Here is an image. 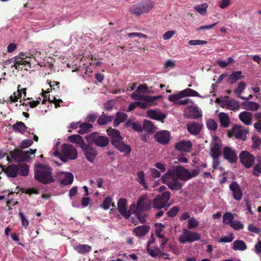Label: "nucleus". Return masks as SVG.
Masks as SVG:
<instances>
[{"label":"nucleus","instance_id":"obj_1","mask_svg":"<svg viewBox=\"0 0 261 261\" xmlns=\"http://www.w3.org/2000/svg\"><path fill=\"white\" fill-rule=\"evenodd\" d=\"M53 169L49 166L38 164L34 172V178L39 182L47 185L54 182L55 179L53 175Z\"/></svg>","mask_w":261,"mask_h":261},{"label":"nucleus","instance_id":"obj_2","mask_svg":"<svg viewBox=\"0 0 261 261\" xmlns=\"http://www.w3.org/2000/svg\"><path fill=\"white\" fill-rule=\"evenodd\" d=\"M6 64L13 65H41L35 56L29 52L20 53L17 56L6 61Z\"/></svg>","mask_w":261,"mask_h":261},{"label":"nucleus","instance_id":"obj_3","mask_svg":"<svg viewBox=\"0 0 261 261\" xmlns=\"http://www.w3.org/2000/svg\"><path fill=\"white\" fill-rule=\"evenodd\" d=\"M54 154L65 163L68 160L75 159L77 156V151L72 145L64 144L62 145L61 151L57 149L54 152Z\"/></svg>","mask_w":261,"mask_h":261},{"label":"nucleus","instance_id":"obj_4","mask_svg":"<svg viewBox=\"0 0 261 261\" xmlns=\"http://www.w3.org/2000/svg\"><path fill=\"white\" fill-rule=\"evenodd\" d=\"M4 171L10 177H16L18 175L27 176L29 174V167L24 163H19L18 165L11 164L8 166Z\"/></svg>","mask_w":261,"mask_h":261},{"label":"nucleus","instance_id":"obj_5","mask_svg":"<svg viewBox=\"0 0 261 261\" xmlns=\"http://www.w3.org/2000/svg\"><path fill=\"white\" fill-rule=\"evenodd\" d=\"M174 172H168L162 176L163 182L172 190H179L182 188V184Z\"/></svg>","mask_w":261,"mask_h":261},{"label":"nucleus","instance_id":"obj_6","mask_svg":"<svg viewBox=\"0 0 261 261\" xmlns=\"http://www.w3.org/2000/svg\"><path fill=\"white\" fill-rule=\"evenodd\" d=\"M85 139L89 144L94 143L100 147H105L109 143V139L108 137L101 136L96 132L85 136Z\"/></svg>","mask_w":261,"mask_h":261},{"label":"nucleus","instance_id":"obj_7","mask_svg":"<svg viewBox=\"0 0 261 261\" xmlns=\"http://www.w3.org/2000/svg\"><path fill=\"white\" fill-rule=\"evenodd\" d=\"M154 6L152 2H143L133 5L129 8V11L136 16L148 12Z\"/></svg>","mask_w":261,"mask_h":261},{"label":"nucleus","instance_id":"obj_8","mask_svg":"<svg viewBox=\"0 0 261 261\" xmlns=\"http://www.w3.org/2000/svg\"><path fill=\"white\" fill-rule=\"evenodd\" d=\"M170 198V193L169 192H164L161 195H159L155 196L153 200V207L160 210L165 207Z\"/></svg>","mask_w":261,"mask_h":261},{"label":"nucleus","instance_id":"obj_9","mask_svg":"<svg viewBox=\"0 0 261 261\" xmlns=\"http://www.w3.org/2000/svg\"><path fill=\"white\" fill-rule=\"evenodd\" d=\"M247 133H248V131L247 129H244L241 125L234 124L231 130L228 131L227 136L229 138L234 137L237 139H242L245 141Z\"/></svg>","mask_w":261,"mask_h":261},{"label":"nucleus","instance_id":"obj_10","mask_svg":"<svg viewBox=\"0 0 261 261\" xmlns=\"http://www.w3.org/2000/svg\"><path fill=\"white\" fill-rule=\"evenodd\" d=\"M241 163L246 168H250L255 162L254 156L246 150L241 152L239 154Z\"/></svg>","mask_w":261,"mask_h":261},{"label":"nucleus","instance_id":"obj_11","mask_svg":"<svg viewBox=\"0 0 261 261\" xmlns=\"http://www.w3.org/2000/svg\"><path fill=\"white\" fill-rule=\"evenodd\" d=\"M223 157L224 160H226L230 164H234L238 161V155L236 151L230 147L226 146L223 148Z\"/></svg>","mask_w":261,"mask_h":261},{"label":"nucleus","instance_id":"obj_12","mask_svg":"<svg viewBox=\"0 0 261 261\" xmlns=\"http://www.w3.org/2000/svg\"><path fill=\"white\" fill-rule=\"evenodd\" d=\"M81 148L87 160L90 162H93L97 155L96 149L91 145V144L89 143L88 144H85L83 147H82Z\"/></svg>","mask_w":261,"mask_h":261},{"label":"nucleus","instance_id":"obj_13","mask_svg":"<svg viewBox=\"0 0 261 261\" xmlns=\"http://www.w3.org/2000/svg\"><path fill=\"white\" fill-rule=\"evenodd\" d=\"M11 155L12 158L17 162L28 161L30 159L29 157V152L19 149H15L11 151Z\"/></svg>","mask_w":261,"mask_h":261},{"label":"nucleus","instance_id":"obj_14","mask_svg":"<svg viewBox=\"0 0 261 261\" xmlns=\"http://www.w3.org/2000/svg\"><path fill=\"white\" fill-rule=\"evenodd\" d=\"M222 144L221 142L215 140L212 142L210 145V154L212 158H219L222 154Z\"/></svg>","mask_w":261,"mask_h":261},{"label":"nucleus","instance_id":"obj_15","mask_svg":"<svg viewBox=\"0 0 261 261\" xmlns=\"http://www.w3.org/2000/svg\"><path fill=\"white\" fill-rule=\"evenodd\" d=\"M154 137L158 142L163 145H166L170 141V134L168 131L164 130L156 132Z\"/></svg>","mask_w":261,"mask_h":261},{"label":"nucleus","instance_id":"obj_16","mask_svg":"<svg viewBox=\"0 0 261 261\" xmlns=\"http://www.w3.org/2000/svg\"><path fill=\"white\" fill-rule=\"evenodd\" d=\"M193 144L191 141L181 140L175 144V148L180 151L190 152L192 150Z\"/></svg>","mask_w":261,"mask_h":261},{"label":"nucleus","instance_id":"obj_17","mask_svg":"<svg viewBox=\"0 0 261 261\" xmlns=\"http://www.w3.org/2000/svg\"><path fill=\"white\" fill-rule=\"evenodd\" d=\"M188 119H198L201 116L198 107L196 106H188L186 108L184 114Z\"/></svg>","mask_w":261,"mask_h":261},{"label":"nucleus","instance_id":"obj_18","mask_svg":"<svg viewBox=\"0 0 261 261\" xmlns=\"http://www.w3.org/2000/svg\"><path fill=\"white\" fill-rule=\"evenodd\" d=\"M107 133L111 138V142L113 145L123 140V138L120 135V132L117 129L110 128L107 130Z\"/></svg>","mask_w":261,"mask_h":261},{"label":"nucleus","instance_id":"obj_19","mask_svg":"<svg viewBox=\"0 0 261 261\" xmlns=\"http://www.w3.org/2000/svg\"><path fill=\"white\" fill-rule=\"evenodd\" d=\"M229 189L233 194V198L237 200H240L243 196V192L239 184L236 181H232L229 185Z\"/></svg>","mask_w":261,"mask_h":261},{"label":"nucleus","instance_id":"obj_20","mask_svg":"<svg viewBox=\"0 0 261 261\" xmlns=\"http://www.w3.org/2000/svg\"><path fill=\"white\" fill-rule=\"evenodd\" d=\"M127 200L125 198H120L117 203V208L119 213L126 219L128 218L130 213L127 211Z\"/></svg>","mask_w":261,"mask_h":261},{"label":"nucleus","instance_id":"obj_21","mask_svg":"<svg viewBox=\"0 0 261 261\" xmlns=\"http://www.w3.org/2000/svg\"><path fill=\"white\" fill-rule=\"evenodd\" d=\"M184 234L186 235V240L182 241V244H185L186 242H193L195 241L199 240L200 236L197 232H194L192 231L187 229H183Z\"/></svg>","mask_w":261,"mask_h":261},{"label":"nucleus","instance_id":"obj_22","mask_svg":"<svg viewBox=\"0 0 261 261\" xmlns=\"http://www.w3.org/2000/svg\"><path fill=\"white\" fill-rule=\"evenodd\" d=\"M174 172L179 179L183 181L190 179V171L181 166H177Z\"/></svg>","mask_w":261,"mask_h":261},{"label":"nucleus","instance_id":"obj_23","mask_svg":"<svg viewBox=\"0 0 261 261\" xmlns=\"http://www.w3.org/2000/svg\"><path fill=\"white\" fill-rule=\"evenodd\" d=\"M229 96H225V99L221 101L228 109L232 111L238 110L240 108V104L238 101L234 99H229Z\"/></svg>","mask_w":261,"mask_h":261},{"label":"nucleus","instance_id":"obj_24","mask_svg":"<svg viewBox=\"0 0 261 261\" xmlns=\"http://www.w3.org/2000/svg\"><path fill=\"white\" fill-rule=\"evenodd\" d=\"M147 114L149 118L160 121L162 123L164 122V119L166 118V115L165 114L152 110H148L147 111Z\"/></svg>","mask_w":261,"mask_h":261},{"label":"nucleus","instance_id":"obj_25","mask_svg":"<svg viewBox=\"0 0 261 261\" xmlns=\"http://www.w3.org/2000/svg\"><path fill=\"white\" fill-rule=\"evenodd\" d=\"M118 151L124 153L125 155H129L132 151L130 146L124 143L122 141L113 145Z\"/></svg>","mask_w":261,"mask_h":261},{"label":"nucleus","instance_id":"obj_26","mask_svg":"<svg viewBox=\"0 0 261 261\" xmlns=\"http://www.w3.org/2000/svg\"><path fill=\"white\" fill-rule=\"evenodd\" d=\"M202 125L200 123L193 122L187 125L188 132L192 135H196L198 134L201 129Z\"/></svg>","mask_w":261,"mask_h":261},{"label":"nucleus","instance_id":"obj_27","mask_svg":"<svg viewBox=\"0 0 261 261\" xmlns=\"http://www.w3.org/2000/svg\"><path fill=\"white\" fill-rule=\"evenodd\" d=\"M61 175L64 176V178L61 180L60 185L61 187L71 185L73 181V175L71 173L61 172L59 173Z\"/></svg>","mask_w":261,"mask_h":261},{"label":"nucleus","instance_id":"obj_28","mask_svg":"<svg viewBox=\"0 0 261 261\" xmlns=\"http://www.w3.org/2000/svg\"><path fill=\"white\" fill-rule=\"evenodd\" d=\"M252 114L247 111H244L240 113L239 118L240 120L246 125L251 124Z\"/></svg>","mask_w":261,"mask_h":261},{"label":"nucleus","instance_id":"obj_29","mask_svg":"<svg viewBox=\"0 0 261 261\" xmlns=\"http://www.w3.org/2000/svg\"><path fill=\"white\" fill-rule=\"evenodd\" d=\"M220 123L221 125L224 128H227L230 123V119L227 114L221 112L218 115Z\"/></svg>","mask_w":261,"mask_h":261},{"label":"nucleus","instance_id":"obj_30","mask_svg":"<svg viewBox=\"0 0 261 261\" xmlns=\"http://www.w3.org/2000/svg\"><path fill=\"white\" fill-rule=\"evenodd\" d=\"M127 118V115L125 113L118 112L116 113L115 119L114 121L113 126L117 127L121 123L125 121Z\"/></svg>","mask_w":261,"mask_h":261},{"label":"nucleus","instance_id":"obj_31","mask_svg":"<svg viewBox=\"0 0 261 261\" xmlns=\"http://www.w3.org/2000/svg\"><path fill=\"white\" fill-rule=\"evenodd\" d=\"M152 241H148L147 242V251L149 255L153 257H156L159 254L160 252V249L156 248L154 249H151L149 247V246L155 242V238L153 236V234L152 233Z\"/></svg>","mask_w":261,"mask_h":261},{"label":"nucleus","instance_id":"obj_32","mask_svg":"<svg viewBox=\"0 0 261 261\" xmlns=\"http://www.w3.org/2000/svg\"><path fill=\"white\" fill-rule=\"evenodd\" d=\"M68 140L73 143L77 144L79 146L82 148L85 144L83 138L79 135H73L68 137Z\"/></svg>","mask_w":261,"mask_h":261},{"label":"nucleus","instance_id":"obj_33","mask_svg":"<svg viewBox=\"0 0 261 261\" xmlns=\"http://www.w3.org/2000/svg\"><path fill=\"white\" fill-rule=\"evenodd\" d=\"M150 229V226L148 225L138 226L136 227L134 232L137 236H144L146 235Z\"/></svg>","mask_w":261,"mask_h":261},{"label":"nucleus","instance_id":"obj_34","mask_svg":"<svg viewBox=\"0 0 261 261\" xmlns=\"http://www.w3.org/2000/svg\"><path fill=\"white\" fill-rule=\"evenodd\" d=\"M242 106L243 109L247 110L256 111L258 109L259 105L255 102L246 101L242 103Z\"/></svg>","mask_w":261,"mask_h":261},{"label":"nucleus","instance_id":"obj_35","mask_svg":"<svg viewBox=\"0 0 261 261\" xmlns=\"http://www.w3.org/2000/svg\"><path fill=\"white\" fill-rule=\"evenodd\" d=\"M132 97L135 100H143L148 102H153L154 100L156 99V98L154 96H145L143 95L137 94L136 93V92L132 93Z\"/></svg>","mask_w":261,"mask_h":261},{"label":"nucleus","instance_id":"obj_36","mask_svg":"<svg viewBox=\"0 0 261 261\" xmlns=\"http://www.w3.org/2000/svg\"><path fill=\"white\" fill-rule=\"evenodd\" d=\"M12 128L15 132H18L23 134L25 132L27 127L23 122L17 121L16 123L12 125Z\"/></svg>","mask_w":261,"mask_h":261},{"label":"nucleus","instance_id":"obj_37","mask_svg":"<svg viewBox=\"0 0 261 261\" xmlns=\"http://www.w3.org/2000/svg\"><path fill=\"white\" fill-rule=\"evenodd\" d=\"M242 72L237 71L233 72L227 80V82L229 84L235 83L238 80L241 79L244 76H242Z\"/></svg>","mask_w":261,"mask_h":261},{"label":"nucleus","instance_id":"obj_38","mask_svg":"<svg viewBox=\"0 0 261 261\" xmlns=\"http://www.w3.org/2000/svg\"><path fill=\"white\" fill-rule=\"evenodd\" d=\"M156 127L151 121L146 119L144 120L143 130L148 133H153Z\"/></svg>","mask_w":261,"mask_h":261},{"label":"nucleus","instance_id":"obj_39","mask_svg":"<svg viewBox=\"0 0 261 261\" xmlns=\"http://www.w3.org/2000/svg\"><path fill=\"white\" fill-rule=\"evenodd\" d=\"M74 249L81 254L88 253L92 250L91 247L86 244H80L77 246H74Z\"/></svg>","mask_w":261,"mask_h":261},{"label":"nucleus","instance_id":"obj_40","mask_svg":"<svg viewBox=\"0 0 261 261\" xmlns=\"http://www.w3.org/2000/svg\"><path fill=\"white\" fill-rule=\"evenodd\" d=\"M93 127V125L90 123H83L80 124L79 126L80 129L78 130V133L80 134L84 135L88 133Z\"/></svg>","mask_w":261,"mask_h":261},{"label":"nucleus","instance_id":"obj_41","mask_svg":"<svg viewBox=\"0 0 261 261\" xmlns=\"http://www.w3.org/2000/svg\"><path fill=\"white\" fill-rule=\"evenodd\" d=\"M232 249L234 250L244 251L247 249V246L243 240H237L233 242Z\"/></svg>","mask_w":261,"mask_h":261},{"label":"nucleus","instance_id":"obj_42","mask_svg":"<svg viewBox=\"0 0 261 261\" xmlns=\"http://www.w3.org/2000/svg\"><path fill=\"white\" fill-rule=\"evenodd\" d=\"M113 118L114 117L113 116H107L104 113V112H103L98 118L97 123L100 125H105L109 122H111L113 120Z\"/></svg>","mask_w":261,"mask_h":261},{"label":"nucleus","instance_id":"obj_43","mask_svg":"<svg viewBox=\"0 0 261 261\" xmlns=\"http://www.w3.org/2000/svg\"><path fill=\"white\" fill-rule=\"evenodd\" d=\"M137 180L144 189H147L148 188L147 184L145 180V175L143 171L138 172Z\"/></svg>","mask_w":261,"mask_h":261},{"label":"nucleus","instance_id":"obj_44","mask_svg":"<svg viewBox=\"0 0 261 261\" xmlns=\"http://www.w3.org/2000/svg\"><path fill=\"white\" fill-rule=\"evenodd\" d=\"M181 92L184 97L185 96L200 97V95L197 91L192 89L187 88L181 91Z\"/></svg>","mask_w":261,"mask_h":261},{"label":"nucleus","instance_id":"obj_45","mask_svg":"<svg viewBox=\"0 0 261 261\" xmlns=\"http://www.w3.org/2000/svg\"><path fill=\"white\" fill-rule=\"evenodd\" d=\"M136 215L140 222L144 223L146 222V215L144 211L140 210H136L135 211Z\"/></svg>","mask_w":261,"mask_h":261},{"label":"nucleus","instance_id":"obj_46","mask_svg":"<svg viewBox=\"0 0 261 261\" xmlns=\"http://www.w3.org/2000/svg\"><path fill=\"white\" fill-rule=\"evenodd\" d=\"M246 84L244 82L239 83L238 87L236 88L233 92L237 95L239 96L242 94L244 89L246 88Z\"/></svg>","mask_w":261,"mask_h":261},{"label":"nucleus","instance_id":"obj_47","mask_svg":"<svg viewBox=\"0 0 261 261\" xmlns=\"http://www.w3.org/2000/svg\"><path fill=\"white\" fill-rule=\"evenodd\" d=\"M234 219L233 215L230 212H226L223 217V222L224 223L230 224L233 221Z\"/></svg>","mask_w":261,"mask_h":261},{"label":"nucleus","instance_id":"obj_48","mask_svg":"<svg viewBox=\"0 0 261 261\" xmlns=\"http://www.w3.org/2000/svg\"><path fill=\"white\" fill-rule=\"evenodd\" d=\"M183 95L182 93V92L180 91L179 93L175 94H173L169 96L168 99L170 101L174 102L176 103V102L179 100L181 98H183Z\"/></svg>","mask_w":261,"mask_h":261},{"label":"nucleus","instance_id":"obj_49","mask_svg":"<svg viewBox=\"0 0 261 261\" xmlns=\"http://www.w3.org/2000/svg\"><path fill=\"white\" fill-rule=\"evenodd\" d=\"M198 224L199 222L196 219H195L194 217L191 218L188 220V228L189 229H193L197 227Z\"/></svg>","mask_w":261,"mask_h":261},{"label":"nucleus","instance_id":"obj_50","mask_svg":"<svg viewBox=\"0 0 261 261\" xmlns=\"http://www.w3.org/2000/svg\"><path fill=\"white\" fill-rule=\"evenodd\" d=\"M234 239L233 234L230 233L227 236L222 237L218 241L219 243H230Z\"/></svg>","mask_w":261,"mask_h":261},{"label":"nucleus","instance_id":"obj_51","mask_svg":"<svg viewBox=\"0 0 261 261\" xmlns=\"http://www.w3.org/2000/svg\"><path fill=\"white\" fill-rule=\"evenodd\" d=\"M207 8L206 4H203L194 7V9L200 14L203 15L206 12V9Z\"/></svg>","mask_w":261,"mask_h":261},{"label":"nucleus","instance_id":"obj_52","mask_svg":"<svg viewBox=\"0 0 261 261\" xmlns=\"http://www.w3.org/2000/svg\"><path fill=\"white\" fill-rule=\"evenodd\" d=\"M179 211V207L177 206H174L168 211L166 214L169 217H174L177 214Z\"/></svg>","mask_w":261,"mask_h":261},{"label":"nucleus","instance_id":"obj_53","mask_svg":"<svg viewBox=\"0 0 261 261\" xmlns=\"http://www.w3.org/2000/svg\"><path fill=\"white\" fill-rule=\"evenodd\" d=\"M18 215L20 218L22 226L25 229L27 228L29 225L28 220L25 218V216L21 212H19Z\"/></svg>","mask_w":261,"mask_h":261},{"label":"nucleus","instance_id":"obj_54","mask_svg":"<svg viewBox=\"0 0 261 261\" xmlns=\"http://www.w3.org/2000/svg\"><path fill=\"white\" fill-rule=\"evenodd\" d=\"M207 128L212 130H215L217 129L218 125L216 122L213 119H210L207 122Z\"/></svg>","mask_w":261,"mask_h":261},{"label":"nucleus","instance_id":"obj_55","mask_svg":"<svg viewBox=\"0 0 261 261\" xmlns=\"http://www.w3.org/2000/svg\"><path fill=\"white\" fill-rule=\"evenodd\" d=\"M230 226L235 230H240L243 228V225L238 221H233L230 223Z\"/></svg>","mask_w":261,"mask_h":261},{"label":"nucleus","instance_id":"obj_56","mask_svg":"<svg viewBox=\"0 0 261 261\" xmlns=\"http://www.w3.org/2000/svg\"><path fill=\"white\" fill-rule=\"evenodd\" d=\"M112 202V198L110 197H107L102 202V207L105 210H108L110 208Z\"/></svg>","mask_w":261,"mask_h":261},{"label":"nucleus","instance_id":"obj_57","mask_svg":"<svg viewBox=\"0 0 261 261\" xmlns=\"http://www.w3.org/2000/svg\"><path fill=\"white\" fill-rule=\"evenodd\" d=\"M34 142L32 140L30 139H25L21 141V144H20V147L21 148H26L30 146H31L33 144Z\"/></svg>","mask_w":261,"mask_h":261},{"label":"nucleus","instance_id":"obj_58","mask_svg":"<svg viewBox=\"0 0 261 261\" xmlns=\"http://www.w3.org/2000/svg\"><path fill=\"white\" fill-rule=\"evenodd\" d=\"M252 173L256 176H258L259 174H261V161L254 166Z\"/></svg>","mask_w":261,"mask_h":261},{"label":"nucleus","instance_id":"obj_59","mask_svg":"<svg viewBox=\"0 0 261 261\" xmlns=\"http://www.w3.org/2000/svg\"><path fill=\"white\" fill-rule=\"evenodd\" d=\"M253 147L257 148L260 145L261 139L258 136H254L252 138Z\"/></svg>","mask_w":261,"mask_h":261},{"label":"nucleus","instance_id":"obj_60","mask_svg":"<svg viewBox=\"0 0 261 261\" xmlns=\"http://www.w3.org/2000/svg\"><path fill=\"white\" fill-rule=\"evenodd\" d=\"M207 43L206 41L200 40H191L188 42L190 45H203Z\"/></svg>","mask_w":261,"mask_h":261},{"label":"nucleus","instance_id":"obj_61","mask_svg":"<svg viewBox=\"0 0 261 261\" xmlns=\"http://www.w3.org/2000/svg\"><path fill=\"white\" fill-rule=\"evenodd\" d=\"M132 128L135 131L141 132L143 130V127L141 123L139 122H134L133 123Z\"/></svg>","mask_w":261,"mask_h":261},{"label":"nucleus","instance_id":"obj_62","mask_svg":"<svg viewBox=\"0 0 261 261\" xmlns=\"http://www.w3.org/2000/svg\"><path fill=\"white\" fill-rule=\"evenodd\" d=\"M200 169L199 167L192 170L191 172H190V179L197 176L200 173Z\"/></svg>","mask_w":261,"mask_h":261},{"label":"nucleus","instance_id":"obj_63","mask_svg":"<svg viewBox=\"0 0 261 261\" xmlns=\"http://www.w3.org/2000/svg\"><path fill=\"white\" fill-rule=\"evenodd\" d=\"M97 114L96 113H92L88 115L86 118V120L87 122L93 123L96 120Z\"/></svg>","mask_w":261,"mask_h":261},{"label":"nucleus","instance_id":"obj_64","mask_svg":"<svg viewBox=\"0 0 261 261\" xmlns=\"http://www.w3.org/2000/svg\"><path fill=\"white\" fill-rule=\"evenodd\" d=\"M175 33L174 31H167L163 35V38L165 40H168L173 36Z\"/></svg>","mask_w":261,"mask_h":261}]
</instances>
